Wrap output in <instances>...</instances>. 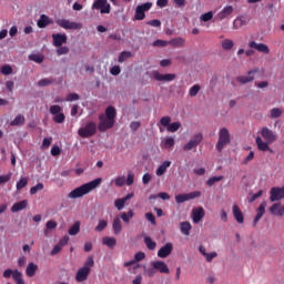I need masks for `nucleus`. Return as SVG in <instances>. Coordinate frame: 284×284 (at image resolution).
<instances>
[{
    "label": "nucleus",
    "mask_w": 284,
    "mask_h": 284,
    "mask_svg": "<svg viewBox=\"0 0 284 284\" xmlns=\"http://www.w3.org/2000/svg\"><path fill=\"white\" fill-rule=\"evenodd\" d=\"M261 136H257L255 139L257 150H260V152H272V149H270V144L277 141L278 135L274 131H272L270 128L263 126L261 130Z\"/></svg>",
    "instance_id": "nucleus-1"
},
{
    "label": "nucleus",
    "mask_w": 284,
    "mask_h": 284,
    "mask_svg": "<svg viewBox=\"0 0 284 284\" xmlns=\"http://www.w3.org/2000/svg\"><path fill=\"white\" fill-rule=\"evenodd\" d=\"M99 119H100V124L98 126V130L100 132H105V130H111V128H114V119H116V109L112 105L108 106L105 109V115L101 114Z\"/></svg>",
    "instance_id": "nucleus-2"
},
{
    "label": "nucleus",
    "mask_w": 284,
    "mask_h": 284,
    "mask_svg": "<svg viewBox=\"0 0 284 284\" xmlns=\"http://www.w3.org/2000/svg\"><path fill=\"white\" fill-rule=\"evenodd\" d=\"M101 178H98L91 182L82 184L81 186L74 189L68 194L69 199H81V196H85V194H90L92 190H97L98 185H101Z\"/></svg>",
    "instance_id": "nucleus-3"
},
{
    "label": "nucleus",
    "mask_w": 284,
    "mask_h": 284,
    "mask_svg": "<svg viewBox=\"0 0 284 284\" xmlns=\"http://www.w3.org/2000/svg\"><path fill=\"white\" fill-rule=\"evenodd\" d=\"M92 267H94V257L89 256L83 264L82 267H80L75 275L77 283H83L84 281H88V277L90 276V273L92 272Z\"/></svg>",
    "instance_id": "nucleus-4"
},
{
    "label": "nucleus",
    "mask_w": 284,
    "mask_h": 284,
    "mask_svg": "<svg viewBox=\"0 0 284 284\" xmlns=\"http://www.w3.org/2000/svg\"><path fill=\"white\" fill-rule=\"evenodd\" d=\"M232 143V136L230 135V130L227 128H222L219 131V140L216 142L217 152H223L225 145H230Z\"/></svg>",
    "instance_id": "nucleus-5"
},
{
    "label": "nucleus",
    "mask_w": 284,
    "mask_h": 284,
    "mask_svg": "<svg viewBox=\"0 0 284 284\" xmlns=\"http://www.w3.org/2000/svg\"><path fill=\"white\" fill-rule=\"evenodd\" d=\"M78 134L81 139H90V136H94V134H97V122H88L84 126L78 130Z\"/></svg>",
    "instance_id": "nucleus-6"
},
{
    "label": "nucleus",
    "mask_w": 284,
    "mask_h": 284,
    "mask_svg": "<svg viewBox=\"0 0 284 284\" xmlns=\"http://www.w3.org/2000/svg\"><path fill=\"white\" fill-rule=\"evenodd\" d=\"M49 112L52 114L54 123H65V114L63 113V108H61V105H51Z\"/></svg>",
    "instance_id": "nucleus-7"
},
{
    "label": "nucleus",
    "mask_w": 284,
    "mask_h": 284,
    "mask_svg": "<svg viewBox=\"0 0 284 284\" xmlns=\"http://www.w3.org/2000/svg\"><path fill=\"white\" fill-rule=\"evenodd\" d=\"M271 203H276V201H283L284 199V186H273L270 191Z\"/></svg>",
    "instance_id": "nucleus-8"
},
{
    "label": "nucleus",
    "mask_w": 284,
    "mask_h": 284,
    "mask_svg": "<svg viewBox=\"0 0 284 284\" xmlns=\"http://www.w3.org/2000/svg\"><path fill=\"white\" fill-rule=\"evenodd\" d=\"M203 142V133H197L184 146V152H190V150H194L197 145H201Z\"/></svg>",
    "instance_id": "nucleus-9"
},
{
    "label": "nucleus",
    "mask_w": 284,
    "mask_h": 284,
    "mask_svg": "<svg viewBox=\"0 0 284 284\" xmlns=\"http://www.w3.org/2000/svg\"><path fill=\"white\" fill-rule=\"evenodd\" d=\"M57 23L60 26V28H63L64 30H81V28H83L82 23L72 22L68 19L58 20Z\"/></svg>",
    "instance_id": "nucleus-10"
},
{
    "label": "nucleus",
    "mask_w": 284,
    "mask_h": 284,
    "mask_svg": "<svg viewBox=\"0 0 284 284\" xmlns=\"http://www.w3.org/2000/svg\"><path fill=\"white\" fill-rule=\"evenodd\" d=\"M201 196V191H194L187 194H179L175 196L176 203H185V201H192L194 199H199Z\"/></svg>",
    "instance_id": "nucleus-11"
},
{
    "label": "nucleus",
    "mask_w": 284,
    "mask_h": 284,
    "mask_svg": "<svg viewBox=\"0 0 284 284\" xmlns=\"http://www.w3.org/2000/svg\"><path fill=\"white\" fill-rule=\"evenodd\" d=\"M256 72H260L258 68L250 70L247 72L248 75H240V77H237L236 81H239V83H242L243 85H245V83H252V81H254V74H256Z\"/></svg>",
    "instance_id": "nucleus-12"
},
{
    "label": "nucleus",
    "mask_w": 284,
    "mask_h": 284,
    "mask_svg": "<svg viewBox=\"0 0 284 284\" xmlns=\"http://www.w3.org/2000/svg\"><path fill=\"white\" fill-rule=\"evenodd\" d=\"M248 48H251L252 50H256L262 54H270V47L265 43H256V41H251L248 42Z\"/></svg>",
    "instance_id": "nucleus-13"
},
{
    "label": "nucleus",
    "mask_w": 284,
    "mask_h": 284,
    "mask_svg": "<svg viewBox=\"0 0 284 284\" xmlns=\"http://www.w3.org/2000/svg\"><path fill=\"white\" fill-rule=\"evenodd\" d=\"M153 79H155V81H165L166 83H170V81H174V79H176V74L174 73L162 74L159 71H153Z\"/></svg>",
    "instance_id": "nucleus-14"
},
{
    "label": "nucleus",
    "mask_w": 284,
    "mask_h": 284,
    "mask_svg": "<svg viewBox=\"0 0 284 284\" xmlns=\"http://www.w3.org/2000/svg\"><path fill=\"white\" fill-rule=\"evenodd\" d=\"M174 250V244L172 243H166L164 246H162L159 251H158V256L159 258H168V256H170V254H172Z\"/></svg>",
    "instance_id": "nucleus-15"
},
{
    "label": "nucleus",
    "mask_w": 284,
    "mask_h": 284,
    "mask_svg": "<svg viewBox=\"0 0 284 284\" xmlns=\"http://www.w3.org/2000/svg\"><path fill=\"white\" fill-rule=\"evenodd\" d=\"M152 267H154L155 272H160V274H170V267L163 261H154L151 263Z\"/></svg>",
    "instance_id": "nucleus-16"
},
{
    "label": "nucleus",
    "mask_w": 284,
    "mask_h": 284,
    "mask_svg": "<svg viewBox=\"0 0 284 284\" xmlns=\"http://www.w3.org/2000/svg\"><path fill=\"white\" fill-rule=\"evenodd\" d=\"M52 39H53V45L55 48H61L63 43H68V36L65 33H53Z\"/></svg>",
    "instance_id": "nucleus-17"
},
{
    "label": "nucleus",
    "mask_w": 284,
    "mask_h": 284,
    "mask_svg": "<svg viewBox=\"0 0 284 284\" xmlns=\"http://www.w3.org/2000/svg\"><path fill=\"white\" fill-rule=\"evenodd\" d=\"M205 216V209L202 206L192 211L193 223H201V220Z\"/></svg>",
    "instance_id": "nucleus-18"
},
{
    "label": "nucleus",
    "mask_w": 284,
    "mask_h": 284,
    "mask_svg": "<svg viewBox=\"0 0 284 284\" xmlns=\"http://www.w3.org/2000/svg\"><path fill=\"white\" fill-rule=\"evenodd\" d=\"M234 13V7L226 6L217 13V19L220 21H223L224 19H227V17H231Z\"/></svg>",
    "instance_id": "nucleus-19"
},
{
    "label": "nucleus",
    "mask_w": 284,
    "mask_h": 284,
    "mask_svg": "<svg viewBox=\"0 0 284 284\" xmlns=\"http://www.w3.org/2000/svg\"><path fill=\"white\" fill-rule=\"evenodd\" d=\"M270 212L273 216H284V205H281V203H274L270 207Z\"/></svg>",
    "instance_id": "nucleus-20"
},
{
    "label": "nucleus",
    "mask_w": 284,
    "mask_h": 284,
    "mask_svg": "<svg viewBox=\"0 0 284 284\" xmlns=\"http://www.w3.org/2000/svg\"><path fill=\"white\" fill-rule=\"evenodd\" d=\"M265 207H267V203L266 202H262L257 209V214L254 219L253 225L254 227H256V223H258V221L261 219H263V216L265 215Z\"/></svg>",
    "instance_id": "nucleus-21"
},
{
    "label": "nucleus",
    "mask_w": 284,
    "mask_h": 284,
    "mask_svg": "<svg viewBox=\"0 0 284 284\" xmlns=\"http://www.w3.org/2000/svg\"><path fill=\"white\" fill-rule=\"evenodd\" d=\"M233 216L235 221H237L240 224L245 222V217L243 216V211L239 207V205H233Z\"/></svg>",
    "instance_id": "nucleus-22"
},
{
    "label": "nucleus",
    "mask_w": 284,
    "mask_h": 284,
    "mask_svg": "<svg viewBox=\"0 0 284 284\" xmlns=\"http://www.w3.org/2000/svg\"><path fill=\"white\" fill-rule=\"evenodd\" d=\"M112 227H113V233L115 235H118L120 232H123V224L121 223V217L115 216L113 219Z\"/></svg>",
    "instance_id": "nucleus-23"
},
{
    "label": "nucleus",
    "mask_w": 284,
    "mask_h": 284,
    "mask_svg": "<svg viewBox=\"0 0 284 284\" xmlns=\"http://www.w3.org/2000/svg\"><path fill=\"white\" fill-rule=\"evenodd\" d=\"M52 20H50V17L45 14H41L40 19L37 22L38 28H48V26H51Z\"/></svg>",
    "instance_id": "nucleus-24"
},
{
    "label": "nucleus",
    "mask_w": 284,
    "mask_h": 284,
    "mask_svg": "<svg viewBox=\"0 0 284 284\" xmlns=\"http://www.w3.org/2000/svg\"><path fill=\"white\" fill-rule=\"evenodd\" d=\"M26 207H28V200H23L14 203L11 207V212L13 213L21 212V210H26Z\"/></svg>",
    "instance_id": "nucleus-25"
},
{
    "label": "nucleus",
    "mask_w": 284,
    "mask_h": 284,
    "mask_svg": "<svg viewBox=\"0 0 284 284\" xmlns=\"http://www.w3.org/2000/svg\"><path fill=\"white\" fill-rule=\"evenodd\" d=\"M37 270H39V265L30 262L27 266L26 274L29 278H32L37 274Z\"/></svg>",
    "instance_id": "nucleus-26"
},
{
    "label": "nucleus",
    "mask_w": 284,
    "mask_h": 284,
    "mask_svg": "<svg viewBox=\"0 0 284 284\" xmlns=\"http://www.w3.org/2000/svg\"><path fill=\"white\" fill-rule=\"evenodd\" d=\"M170 165H172V162L170 161H164L158 169H156V176H163V174H165V172H168V168H170Z\"/></svg>",
    "instance_id": "nucleus-27"
},
{
    "label": "nucleus",
    "mask_w": 284,
    "mask_h": 284,
    "mask_svg": "<svg viewBox=\"0 0 284 284\" xmlns=\"http://www.w3.org/2000/svg\"><path fill=\"white\" fill-rule=\"evenodd\" d=\"M243 26H247V20L243 17H239L233 21V30H239V28H243Z\"/></svg>",
    "instance_id": "nucleus-28"
},
{
    "label": "nucleus",
    "mask_w": 284,
    "mask_h": 284,
    "mask_svg": "<svg viewBox=\"0 0 284 284\" xmlns=\"http://www.w3.org/2000/svg\"><path fill=\"white\" fill-rule=\"evenodd\" d=\"M169 45H173L174 48H183L185 45V40L183 38H174L169 41Z\"/></svg>",
    "instance_id": "nucleus-29"
},
{
    "label": "nucleus",
    "mask_w": 284,
    "mask_h": 284,
    "mask_svg": "<svg viewBox=\"0 0 284 284\" xmlns=\"http://www.w3.org/2000/svg\"><path fill=\"white\" fill-rule=\"evenodd\" d=\"M180 230H181L182 234H184L185 236H190V231L192 230V224H190V222H182L180 224Z\"/></svg>",
    "instance_id": "nucleus-30"
},
{
    "label": "nucleus",
    "mask_w": 284,
    "mask_h": 284,
    "mask_svg": "<svg viewBox=\"0 0 284 284\" xmlns=\"http://www.w3.org/2000/svg\"><path fill=\"white\" fill-rule=\"evenodd\" d=\"M103 245H106V247H110L111 250L116 247V239L115 237H103L102 240Z\"/></svg>",
    "instance_id": "nucleus-31"
},
{
    "label": "nucleus",
    "mask_w": 284,
    "mask_h": 284,
    "mask_svg": "<svg viewBox=\"0 0 284 284\" xmlns=\"http://www.w3.org/2000/svg\"><path fill=\"white\" fill-rule=\"evenodd\" d=\"M81 232V222H74V224L69 229L70 236H77Z\"/></svg>",
    "instance_id": "nucleus-32"
},
{
    "label": "nucleus",
    "mask_w": 284,
    "mask_h": 284,
    "mask_svg": "<svg viewBox=\"0 0 284 284\" xmlns=\"http://www.w3.org/2000/svg\"><path fill=\"white\" fill-rule=\"evenodd\" d=\"M120 219H122L123 223H130V220L134 219V211L130 210L128 213L122 212Z\"/></svg>",
    "instance_id": "nucleus-33"
},
{
    "label": "nucleus",
    "mask_w": 284,
    "mask_h": 284,
    "mask_svg": "<svg viewBox=\"0 0 284 284\" xmlns=\"http://www.w3.org/2000/svg\"><path fill=\"white\" fill-rule=\"evenodd\" d=\"M26 123V116H23L22 114H18L13 121H11L10 125L14 126V125H23Z\"/></svg>",
    "instance_id": "nucleus-34"
},
{
    "label": "nucleus",
    "mask_w": 284,
    "mask_h": 284,
    "mask_svg": "<svg viewBox=\"0 0 284 284\" xmlns=\"http://www.w3.org/2000/svg\"><path fill=\"white\" fill-rule=\"evenodd\" d=\"M12 278L17 284H26V282L23 281V274H21L19 270H14Z\"/></svg>",
    "instance_id": "nucleus-35"
},
{
    "label": "nucleus",
    "mask_w": 284,
    "mask_h": 284,
    "mask_svg": "<svg viewBox=\"0 0 284 284\" xmlns=\"http://www.w3.org/2000/svg\"><path fill=\"white\" fill-rule=\"evenodd\" d=\"M132 58V52L130 51H122L118 58L119 63H124L128 59Z\"/></svg>",
    "instance_id": "nucleus-36"
},
{
    "label": "nucleus",
    "mask_w": 284,
    "mask_h": 284,
    "mask_svg": "<svg viewBox=\"0 0 284 284\" xmlns=\"http://www.w3.org/2000/svg\"><path fill=\"white\" fill-rule=\"evenodd\" d=\"M27 186H28V178H21L16 184L18 192H21V190H23V187H27Z\"/></svg>",
    "instance_id": "nucleus-37"
},
{
    "label": "nucleus",
    "mask_w": 284,
    "mask_h": 284,
    "mask_svg": "<svg viewBox=\"0 0 284 284\" xmlns=\"http://www.w3.org/2000/svg\"><path fill=\"white\" fill-rule=\"evenodd\" d=\"M162 143L165 150H170L171 148H174V138H164Z\"/></svg>",
    "instance_id": "nucleus-38"
},
{
    "label": "nucleus",
    "mask_w": 284,
    "mask_h": 284,
    "mask_svg": "<svg viewBox=\"0 0 284 284\" xmlns=\"http://www.w3.org/2000/svg\"><path fill=\"white\" fill-rule=\"evenodd\" d=\"M144 243L148 250H156V242H154L152 237L150 236L144 237Z\"/></svg>",
    "instance_id": "nucleus-39"
},
{
    "label": "nucleus",
    "mask_w": 284,
    "mask_h": 284,
    "mask_svg": "<svg viewBox=\"0 0 284 284\" xmlns=\"http://www.w3.org/2000/svg\"><path fill=\"white\" fill-rule=\"evenodd\" d=\"M52 83H54V79L45 78V79H41L38 82V85H39V88H45L48 85H52Z\"/></svg>",
    "instance_id": "nucleus-40"
},
{
    "label": "nucleus",
    "mask_w": 284,
    "mask_h": 284,
    "mask_svg": "<svg viewBox=\"0 0 284 284\" xmlns=\"http://www.w3.org/2000/svg\"><path fill=\"white\" fill-rule=\"evenodd\" d=\"M57 221L50 220L45 223L47 230L44 231V236H48V230H57Z\"/></svg>",
    "instance_id": "nucleus-41"
},
{
    "label": "nucleus",
    "mask_w": 284,
    "mask_h": 284,
    "mask_svg": "<svg viewBox=\"0 0 284 284\" xmlns=\"http://www.w3.org/2000/svg\"><path fill=\"white\" fill-rule=\"evenodd\" d=\"M222 48L224 50H232V48H234V41H232L231 39H224L222 41Z\"/></svg>",
    "instance_id": "nucleus-42"
},
{
    "label": "nucleus",
    "mask_w": 284,
    "mask_h": 284,
    "mask_svg": "<svg viewBox=\"0 0 284 284\" xmlns=\"http://www.w3.org/2000/svg\"><path fill=\"white\" fill-rule=\"evenodd\" d=\"M283 115V110L280 108H273L271 110V119H278Z\"/></svg>",
    "instance_id": "nucleus-43"
},
{
    "label": "nucleus",
    "mask_w": 284,
    "mask_h": 284,
    "mask_svg": "<svg viewBox=\"0 0 284 284\" xmlns=\"http://www.w3.org/2000/svg\"><path fill=\"white\" fill-rule=\"evenodd\" d=\"M219 181H223V175L210 178L206 181V185H209V187H212V185H214V183H219Z\"/></svg>",
    "instance_id": "nucleus-44"
},
{
    "label": "nucleus",
    "mask_w": 284,
    "mask_h": 284,
    "mask_svg": "<svg viewBox=\"0 0 284 284\" xmlns=\"http://www.w3.org/2000/svg\"><path fill=\"white\" fill-rule=\"evenodd\" d=\"M200 19L204 21V23H207V21H212L214 19V13L212 11H209L206 13H203Z\"/></svg>",
    "instance_id": "nucleus-45"
},
{
    "label": "nucleus",
    "mask_w": 284,
    "mask_h": 284,
    "mask_svg": "<svg viewBox=\"0 0 284 284\" xmlns=\"http://www.w3.org/2000/svg\"><path fill=\"white\" fill-rule=\"evenodd\" d=\"M108 227V221L105 220H100L98 225L95 226V232H103Z\"/></svg>",
    "instance_id": "nucleus-46"
},
{
    "label": "nucleus",
    "mask_w": 284,
    "mask_h": 284,
    "mask_svg": "<svg viewBox=\"0 0 284 284\" xmlns=\"http://www.w3.org/2000/svg\"><path fill=\"white\" fill-rule=\"evenodd\" d=\"M180 128H181V122H173L169 124V128L166 130L168 132H179Z\"/></svg>",
    "instance_id": "nucleus-47"
},
{
    "label": "nucleus",
    "mask_w": 284,
    "mask_h": 284,
    "mask_svg": "<svg viewBox=\"0 0 284 284\" xmlns=\"http://www.w3.org/2000/svg\"><path fill=\"white\" fill-rule=\"evenodd\" d=\"M125 185L130 187V185H134V172L129 171L125 180Z\"/></svg>",
    "instance_id": "nucleus-48"
},
{
    "label": "nucleus",
    "mask_w": 284,
    "mask_h": 284,
    "mask_svg": "<svg viewBox=\"0 0 284 284\" xmlns=\"http://www.w3.org/2000/svg\"><path fill=\"white\" fill-rule=\"evenodd\" d=\"M199 92H201V85H199V84H194V85L191 87V89L189 90L190 97H196V94H199Z\"/></svg>",
    "instance_id": "nucleus-49"
},
{
    "label": "nucleus",
    "mask_w": 284,
    "mask_h": 284,
    "mask_svg": "<svg viewBox=\"0 0 284 284\" xmlns=\"http://www.w3.org/2000/svg\"><path fill=\"white\" fill-rule=\"evenodd\" d=\"M166 45H170V41H165V40H155L153 42V47L154 48H166Z\"/></svg>",
    "instance_id": "nucleus-50"
},
{
    "label": "nucleus",
    "mask_w": 284,
    "mask_h": 284,
    "mask_svg": "<svg viewBox=\"0 0 284 284\" xmlns=\"http://www.w3.org/2000/svg\"><path fill=\"white\" fill-rule=\"evenodd\" d=\"M106 2H108V0H97L93 3L92 8H93V10H101L105 6Z\"/></svg>",
    "instance_id": "nucleus-51"
},
{
    "label": "nucleus",
    "mask_w": 284,
    "mask_h": 284,
    "mask_svg": "<svg viewBox=\"0 0 284 284\" xmlns=\"http://www.w3.org/2000/svg\"><path fill=\"white\" fill-rule=\"evenodd\" d=\"M160 123L168 130V128H170V123H172V118H170L168 115L163 116V118H161Z\"/></svg>",
    "instance_id": "nucleus-52"
},
{
    "label": "nucleus",
    "mask_w": 284,
    "mask_h": 284,
    "mask_svg": "<svg viewBox=\"0 0 284 284\" xmlns=\"http://www.w3.org/2000/svg\"><path fill=\"white\" fill-rule=\"evenodd\" d=\"M138 8L142 11V12H148L152 9V2H145L143 4H139Z\"/></svg>",
    "instance_id": "nucleus-53"
},
{
    "label": "nucleus",
    "mask_w": 284,
    "mask_h": 284,
    "mask_svg": "<svg viewBox=\"0 0 284 284\" xmlns=\"http://www.w3.org/2000/svg\"><path fill=\"white\" fill-rule=\"evenodd\" d=\"M1 74H4L6 77H8L9 74H12V67H10V64L2 65Z\"/></svg>",
    "instance_id": "nucleus-54"
},
{
    "label": "nucleus",
    "mask_w": 284,
    "mask_h": 284,
    "mask_svg": "<svg viewBox=\"0 0 284 284\" xmlns=\"http://www.w3.org/2000/svg\"><path fill=\"white\" fill-rule=\"evenodd\" d=\"M11 179L12 172L7 173L6 175H0V185H3V183H9Z\"/></svg>",
    "instance_id": "nucleus-55"
},
{
    "label": "nucleus",
    "mask_w": 284,
    "mask_h": 284,
    "mask_svg": "<svg viewBox=\"0 0 284 284\" xmlns=\"http://www.w3.org/2000/svg\"><path fill=\"white\" fill-rule=\"evenodd\" d=\"M135 19L136 21H143L145 19V13L138 7L135 9Z\"/></svg>",
    "instance_id": "nucleus-56"
},
{
    "label": "nucleus",
    "mask_w": 284,
    "mask_h": 284,
    "mask_svg": "<svg viewBox=\"0 0 284 284\" xmlns=\"http://www.w3.org/2000/svg\"><path fill=\"white\" fill-rule=\"evenodd\" d=\"M41 190H43V183H38L36 186L30 189V194L34 195L37 192H41Z\"/></svg>",
    "instance_id": "nucleus-57"
},
{
    "label": "nucleus",
    "mask_w": 284,
    "mask_h": 284,
    "mask_svg": "<svg viewBox=\"0 0 284 284\" xmlns=\"http://www.w3.org/2000/svg\"><path fill=\"white\" fill-rule=\"evenodd\" d=\"M114 206L116 207V210L121 211L123 210V207H125V202L123 199H116L114 201Z\"/></svg>",
    "instance_id": "nucleus-58"
},
{
    "label": "nucleus",
    "mask_w": 284,
    "mask_h": 284,
    "mask_svg": "<svg viewBox=\"0 0 284 284\" xmlns=\"http://www.w3.org/2000/svg\"><path fill=\"white\" fill-rule=\"evenodd\" d=\"M155 274H156V268H154V266L144 268V276H149L152 278V276H154Z\"/></svg>",
    "instance_id": "nucleus-59"
},
{
    "label": "nucleus",
    "mask_w": 284,
    "mask_h": 284,
    "mask_svg": "<svg viewBox=\"0 0 284 284\" xmlns=\"http://www.w3.org/2000/svg\"><path fill=\"white\" fill-rule=\"evenodd\" d=\"M68 52H70V48H68V47L61 45V47H58V49H57V54L59 57H61L63 54H68Z\"/></svg>",
    "instance_id": "nucleus-60"
},
{
    "label": "nucleus",
    "mask_w": 284,
    "mask_h": 284,
    "mask_svg": "<svg viewBox=\"0 0 284 284\" xmlns=\"http://www.w3.org/2000/svg\"><path fill=\"white\" fill-rule=\"evenodd\" d=\"M29 59L30 61H34L36 63H43V55L31 54Z\"/></svg>",
    "instance_id": "nucleus-61"
},
{
    "label": "nucleus",
    "mask_w": 284,
    "mask_h": 284,
    "mask_svg": "<svg viewBox=\"0 0 284 284\" xmlns=\"http://www.w3.org/2000/svg\"><path fill=\"white\" fill-rule=\"evenodd\" d=\"M115 185L116 187H123L125 185V176H118L115 179Z\"/></svg>",
    "instance_id": "nucleus-62"
},
{
    "label": "nucleus",
    "mask_w": 284,
    "mask_h": 284,
    "mask_svg": "<svg viewBox=\"0 0 284 284\" xmlns=\"http://www.w3.org/2000/svg\"><path fill=\"white\" fill-rule=\"evenodd\" d=\"M143 258H145V253L138 252V253H135L133 261H135V263H141V261H143Z\"/></svg>",
    "instance_id": "nucleus-63"
},
{
    "label": "nucleus",
    "mask_w": 284,
    "mask_h": 284,
    "mask_svg": "<svg viewBox=\"0 0 284 284\" xmlns=\"http://www.w3.org/2000/svg\"><path fill=\"white\" fill-rule=\"evenodd\" d=\"M110 73L113 77H119V74H121V67H119V65L112 67L111 70H110Z\"/></svg>",
    "instance_id": "nucleus-64"
}]
</instances>
